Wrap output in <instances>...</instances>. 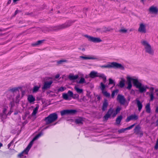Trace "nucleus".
Instances as JSON below:
<instances>
[{
  "instance_id": "obj_60",
  "label": "nucleus",
  "mask_w": 158,
  "mask_h": 158,
  "mask_svg": "<svg viewBox=\"0 0 158 158\" xmlns=\"http://www.w3.org/2000/svg\"><path fill=\"white\" fill-rule=\"evenodd\" d=\"M10 3H11V1H8L7 3V4L8 5V4H10Z\"/></svg>"
},
{
  "instance_id": "obj_37",
  "label": "nucleus",
  "mask_w": 158,
  "mask_h": 158,
  "mask_svg": "<svg viewBox=\"0 0 158 158\" xmlns=\"http://www.w3.org/2000/svg\"><path fill=\"white\" fill-rule=\"evenodd\" d=\"M100 88L101 89V90L102 91H103L105 89L106 87V86L105 85H104L102 82H101L100 83Z\"/></svg>"
},
{
  "instance_id": "obj_63",
  "label": "nucleus",
  "mask_w": 158,
  "mask_h": 158,
  "mask_svg": "<svg viewBox=\"0 0 158 158\" xmlns=\"http://www.w3.org/2000/svg\"><path fill=\"white\" fill-rule=\"evenodd\" d=\"M19 97H20V95H18V96H17L16 98H19Z\"/></svg>"
},
{
  "instance_id": "obj_54",
  "label": "nucleus",
  "mask_w": 158,
  "mask_h": 158,
  "mask_svg": "<svg viewBox=\"0 0 158 158\" xmlns=\"http://www.w3.org/2000/svg\"><path fill=\"white\" fill-rule=\"evenodd\" d=\"M126 130H125V128H124V129H121L120 131H119V132L120 133H122V132H124Z\"/></svg>"
},
{
  "instance_id": "obj_10",
  "label": "nucleus",
  "mask_w": 158,
  "mask_h": 158,
  "mask_svg": "<svg viewBox=\"0 0 158 158\" xmlns=\"http://www.w3.org/2000/svg\"><path fill=\"white\" fill-rule=\"evenodd\" d=\"M138 31L142 33H145L146 32V25L144 23H141L139 25V27Z\"/></svg>"
},
{
  "instance_id": "obj_5",
  "label": "nucleus",
  "mask_w": 158,
  "mask_h": 158,
  "mask_svg": "<svg viewBox=\"0 0 158 158\" xmlns=\"http://www.w3.org/2000/svg\"><path fill=\"white\" fill-rule=\"evenodd\" d=\"M85 37L87 38L89 41L94 43H99L102 41L99 38L94 37L87 35H85Z\"/></svg>"
},
{
  "instance_id": "obj_47",
  "label": "nucleus",
  "mask_w": 158,
  "mask_h": 158,
  "mask_svg": "<svg viewBox=\"0 0 158 158\" xmlns=\"http://www.w3.org/2000/svg\"><path fill=\"white\" fill-rule=\"evenodd\" d=\"M72 98L73 99H78L79 98V95L77 94H74L73 95Z\"/></svg>"
},
{
  "instance_id": "obj_61",
  "label": "nucleus",
  "mask_w": 158,
  "mask_h": 158,
  "mask_svg": "<svg viewBox=\"0 0 158 158\" xmlns=\"http://www.w3.org/2000/svg\"><path fill=\"white\" fill-rule=\"evenodd\" d=\"M156 112H158V107L156 109Z\"/></svg>"
},
{
  "instance_id": "obj_24",
  "label": "nucleus",
  "mask_w": 158,
  "mask_h": 158,
  "mask_svg": "<svg viewBox=\"0 0 158 158\" xmlns=\"http://www.w3.org/2000/svg\"><path fill=\"white\" fill-rule=\"evenodd\" d=\"M108 106V103L106 101H105L103 103L102 107V108L103 111H105L106 110V109Z\"/></svg>"
},
{
  "instance_id": "obj_44",
  "label": "nucleus",
  "mask_w": 158,
  "mask_h": 158,
  "mask_svg": "<svg viewBox=\"0 0 158 158\" xmlns=\"http://www.w3.org/2000/svg\"><path fill=\"white\" fill-rule=\"evenodd\" d=\"M119 31L122 33H126L127 31V30L125 29H122L120 30Z\"/></svg>"
},
{
  "instance_id": "obj_29",
  "label": "nucleus",
  "mask_w": 158,
  "mask_h": 158,
  "mask_svg": "<svg viewBox=\"0 0 158 158\" xmlns=\"http://www.w3.org/2000/svg\"><path fill=\"white\" fill-rule=\"evenodd\" d=\"M44 40H40L37 41L34 44H32V45L33 46H35L37 45H40L41 44L44 42Z\"/></svg>"
},
{
  "instance_id": "obj_32",
  "label": "nucleus",
  "mask_w": 158,
  "mask_h": 158,
  "mask_svg": "<svg viewBox=\"0 0 158 158\" xmlns=\"http://www.w3.org/2000/svg\"><path fill=\"white\" fill-rule=\"evenodd\" d=\"M62 98L65 100H70V98H69V97L68 94L66 93H63L62 94Z\"/></svg>"
},
{
  "instance_id": "obj_49",
  "label": "nucleus",
  "mask_w": 158,
  "mask_h": 158,
  "mask_svg": "<svg viewBox=\"0 0 158 158\" xmlns=\"http://www.w3.org/2000/svg\"><path fill=\"white\" fill-rule=\"evenodd\" d=\"M149 89H150V92L149 93H153V91L154 89V88L153 87H151L150 88H149Z\"/></svg>"
},
{
  "instance_id": "obj_56",
  "label": "nucleus",
  "mask_w": 158,
  "mask_h": 158,
  "mask_svg": "<svg viewBox=\"0 0 158 158\" xmlns=\"http://www.w3.org/2000/svg\"><path fill=\"white\" fill-rule=\"evenodd\" d=\"M60 77L59 74H57L55 77L57 79L58 78Z\"/></svg>"
},
{
  "instance_id": "obj_33",
  "label": "nucleus",
  "mask_w": 158,
  "mask_h": 158,
  "mask_svg": "<svg viewBox=\"0 0 158 158\" xmlns=\"http://www.w3.org/2000/svg\"><path fill=\"white\" fill-rule=\"evenodd\" d=\"M127 84H132L131 81H132L133 82V80L134 78L130 77L129 76H127Z\"/></svg>"
},
{
  "instance_id": "obj_9",
  "label": "nucleus",
  "mask_w": 158,
  "mask_h": 158,
  "mask_svg": "<svg viewBox=\"0 0 158 158\" xmlns=\"http://www.w3.org/2000/svg\"><path fill=\"white\" fill-rule=\"evenodd\" d=\"M40 136V134H38L36 135L32 139V140L30 142L28 145L27 147V148L25 149V151H27L26 152H28L30 149L31 147L33 142L35 140L37 139Z\"/></svg>"
},
{
  "instance_id": "obj_59",
  "label": "nucleus",
  "mask_w": 158,
  "mask_h": 158,
  "mask_svg": "<svg viewBox=\"0 0 158 158\" xmlns=\"http://www.w3.org/2000/svg\"><path fill=\"white\" fill-rule=\"evenodd\" d=\"M156 92V94L157 95H158V89H156L155 90Z\"/></svg>"
},
{
  "instance_id": "obj_22",
  "label": "nucleus",
  "mask_w": 158,
  "mask_h": 158,
  "mask_svg": "<svg viewBox=\"0 0 158 158\" xmlns=\"http://www.w3.org/2000/svg\"><path fill=\"white\" fill-rule=\"evenodd\" d=\"M27 100L30 103H31L35 101V98L32 95H30L28 96Z\"/></svg>"
},
{
  "instance_id": "obj_27",
  "label": "nucleus",
  "mask_w": 158,
  "mask_h": 158,
  "mask_svg": "<svg viewBox=\"0 0 158 158\" xmlns=\"http://www.w3.org/2000/svg\"><path fill=\"white\" fill-rule=\"evenodd\" d=\"M39 109L38 106H36L35 107L33 110V112L31 114V115L32 116H35L36 114L38 112V110Z\"/></svg>"
},
{
  "instance_id": "obj_8",
  "label": "nucleus",
  "mask_w": 158,
  "mask_h": 158,
  "mask_svg": "<svg viewBox=\"0 0 158 158\" xmlns=\"http://www.w3.org/2000/svg\"><path fill=\"white\" fill-rule=\"evenodd\" d=\"M117 100L121 104L123 105L126 102V100L123 95L118 94L117 97Z\"/></svg>"
},
{
  "instance_id": "obj_19",
  "label": "nucleus",
  "mask_w": 158,
  "mask_h": 158,
  "mask_svg": "<svg viewBox=\"0 0 158 158\" xmlns=\"http://www.w3.org/2000/svg\"><path fill=\"white\" fill-rule=\"evenodd\" d=\"M98 73L94 71H91L89 74V77L91 78H94L98 77Z\"/></svg>"
},
{
  "instance_id": "obj_42",
  "label": "nucleus",
  "mask_w": 158,
  "mask_h": 158,
  "mask_svg": "<svg viewBox=\"0 0 158 158\" xmlns=\"http://www.w3.org/2000/svg\"><path fill=\"white\" fill-rule=\"evenodd\" d=\"M67 61L65 60H60L59 61H58L57 62V63L58 64H62L63 62H67Z\"/></svg>"
},
{
  "instance_id": "obj_34",
  "label": "nucleus",
  "mask_w": 158,
  "mask_h": 158,
  "mask_svg": "<svg viewBox=\"0 0 158 158\" xmlns=\"http://www.w3.org/2000/svg\"><path fill=\"white\" fill-rule=\"evenodd\" d=\"M118 92V89H115L112 92L111 94V97L112 98H114L115 96V94H117Z\"/></svg>"
},
{
  "instance_id": "obj_51",
  "label": "nucleus",
  "mask_w": 158,
  "mask_h": 158,
  "mask_svg": "<svg viewBox=\"0 0 158 158\" xmlns=\"http://www.w3.org/2000/svg\"><path fill=\"white\" fill-rule=\"evenodd\" d=\"M158 148V142H156V145L155 146V149L156 150H157Z\"/></svg>"
},
{
  "instance_id": "obj_55",
  "label": "nucleus",
  "mask_w": 158,
  "mask_h": 158,
  "mask_svg": "<svg viewBox=\"0 0 158 158\" xmlns=\"http://www.w3.org/2000/svg\"><path fill=\"white\" fill-rule=\"evenodd\" d=\"M12 143L13 141H12L8 145V148H9Z\"/></svg>"
},
{
  "instance_id": "obj_57",
  "label": "nucleus",
  "mask_w": 158,
  "mask_h": 158,
  "mask_svg": "<svg viewBox=\"0 0 158 158\" xmlns=\"http://www.w3.org/2000/svg\"><path fill=\"white\" fill-rule=\"evenodd\" d=\"M17 1H13V3H12V5H15V4H16L17 3L16 2Z\"/></svg>"
},
{
  "instance_id": "obj_38",
  "label": "nucleus",
  "mask_w": 158,
  "mask_h": 158,
  "mask_svg": "<svg viewBox=\"0 0 158 158\" xmlns=\"http://www.w3.org/2000/svg\"><path fill=\"white\" fill-rule=\"evenodd\" d=\"M27 151H25V149L24 150V151L20 153L19 154L18 156L19 157H21L22 156H23V154L25 153V154H27L28 152H26Z\"/></svg>"
},
{
  "instance_id": "obj_30",
  "label": "nucleus",
  "mask_w": 158,
  "mask_h": 158,
  "mask_svg": "<svg viewBox=\"0 0 158 158\" xmlns=\"http://www.w3.org/2000/svg\"><path fill=\"white\" fill-rule=\"evenodd\" d=\"M74 88L77 93L81 94L83 93V90L82 89H79L77 86H75Z\"/></svg>"
},
{
  "instance_id": "obj_36",
  "label": "nucleus",
  "mask_w": 158,
  "mask_h": 158,
  "mask_svg": "<svg viewBox=\"0 0 158 158\" xmlns=\"http://www.w3.org/2000/svg\"><path fill=\"white\" fill-rule=\"evenodd\" d=\"M102 93L104 96L106 97H109L110 96V94L108 93L106 91L104 90L102 92Z\"/></svg>"
},
{
  "instance_id": "obj_35",
  "label": "nucleus",
  "mask_w": 158,
  "mask_h": 158,
  "mask_svg": "<svg viewBox=\"0 0 158 158\" xmlns=\"http://www.w3.org/2000/svg\"><path fill=\"white\" fill-rule=\"evenodd\" d=\"M40 88V86H35L33 88L32 92L33 93H36L37 92Z\"/></svg>"
},
{
  "instance_id": "obj_26",
  "label": "nucleus",
  "mask_w": 158,
  "mask_h": 158,
  "mask_svg": "<svg viewBox=\"0 0 158 158\" xmlns=\"http://www.w3.org/2000/svg\"><path fill=\"white\" fill-rule=\"evenodd\" d=\"M123 118L122 115L118 116L116 119V122L117 124H120V122Z\"/></svg>"
},
{
  "instance_id": "obj_11",
  "label": "nucleus",
  "mask_w": 158,
  "mask_h": 158,
  "mask_svg": "<svg viewBox=\"0 0 158 158\" xmlns=\"http://www.w3.org/2000/svg\"><path fill=\"white\" fill-rule=\"evenodd\" d=\"M52 83L53 81L52 80L45 81L44 83V86L42 88V89L45 90L50 88Z\"/></svg>"
},
{
  "instance_id": "obj_31",
  "label": "nucleus",
  "mask_w": 158,
  "mask_h": 158,
  "mask_svg": "<svg viewBox=\"0 0 158 158\" xmlns=\"http://www.w3.org/2000/svg\"><path fill=\"white\" fill-rule=\"evenodd\" d=\"M146 111L148 113H150L151 112V109L150 108V105L149 103L147 104L145 106Z\"/></svg>"
},
{
  "instance_id": "obj_21",
  "label": "nucleus",
  "mask_w": 158,
  "mask_h": 158,
  "mask_svg": "<svg viewBox=\"0 0 158 158\" xmlns=\"http://www.w3.org/2000/svg\"><path fill=\"white\" fill-rule=\"evenodd\" d=\"M97 77L102 79L104 83H106V77L104 74L102 73H98Z\"/></svg>"
},
{
  "instance_id": "obj_13",
  "label": "nucleus",
  "mask_w": 158,
  "mask_h": 158,
  "mask_svg": "<svg viewBox=\"0 0 158 158\" xmlns=\"http://www.w3.org/2000/svg\"><path fill=\"white\" fill-rule=\"evenodd\" d=\"M138 119V116L137 115L135 114H132L127 117L126 121V122H128L131 120H136Z\"/></svg>"
},
{
  "instance_id": "obj_20",
  "label": "nucleus",
  "mask_w": 158,
  "mask_h": 158,
  "mask_svg": "<svg viewBox=\"0 0 158 158\" xmlns=\"http://www.w3.org/2000/svg\"><path fill=\"white\" fill-rule=\"evenodd\" d=\"M84 120L83 118L79 117L75 120V123L76 124H82L83 123Z\"/></svg>"
},
{
  "instance_id": "obj_52",
  "label": "nucleus",
  "mask_w": 158,
  "mask_h": 158,
  "mask_svg": "<svg viewBox=\"0 0 158 158\" xmlns=\"http://www.w3.org/2000/svg\"><path fill=\"white\" fill-rule=\"evenodd\" d=\"M19 12H20V10H16L14 16H15L17 13H18Z\"/></svg>"
},
{
  "instance_id": "obj_23",
  "label": "nucleus",
  "mask_w": 158,
  "mask_h": 158,
  "mask_svg": "<svg viewBox=\"0 0 158 158\" xmlns=\"http://www.w3.org/2000/svg\"><path fill=\"white\" fill-rule=\"evenodd\" d=\"M121 110V108L119 106H118L116 109V110H114V113L113 114V117L114 118L116 115L118 113L120 110Z\"/></svg>"
},
{
  "instance_id": "obj_58",
  "label": "nucleus",
  "mask_w": 158,
  "mask_h": 158,
  "mask_svg": "<svg viewBox=\"0 0 158 158\" xmlns=\"http://www.w3.org/2000/svg\"><path fill=\"white\" fill-rule=\"evenodd\" d=\"M12 112V111H10L9 112H8V114H6V115H10L11 114V113Z\"/></svg>"
},
{
  "instance_id": "obj_18",
  "label": "nucleus",
  "mask_w": 158,
  "mask_h": 158,
  "mask_svg": "<svg viewBox=\"0 0 158 158\" xmlns=\"http://www.w3.org/2000/svg\"><path fill=\"white\" fill-rule=\"evenodd\" d=\"M78 77L79 76L77 75H74L73 74L71 73L69 75L68 78L70 80L72 81L77 79Z\"/></svg>"
},
{
  "instance_id": "obj_6",
  "label": "nucleus",
  "mask_w": 158,
  "mask_h": 158,
  "mask_svg": "<svg viewBox=\"0 0 158 158\" xmlns=\"http://www.w3.org/2000/svg\"><path fill=\"white\" fill-rule=\"evenodd\" d=\"M77 111L75 110H65L61 111L60 114L62 116L66 114H72L76 113Z\"/></svg>"
},
{
  "instance_id": "obj_64",
  "label": "nucleus",
  "mask_w": 158,
  "mask_h": 158,
  "mask_svg": "<svg viewBox=\"0 0 158 158\" xmlns=\"http://www.w3.org/2000/svg\"><path fill=\"white\" fill-rule=\"evenodd\" d=\"M17 114V113H14V114H15V115H16Z\"/></svg>"
},
{
  "instance_id": "obj_46",
  "label": "nucleus",
  "mask_w": 158,
  "mask_h": 158,
  "mask_svg": "<svg viewBox=\"0 0 158 158\" xmlns=\"http://www.w3.org/2000/svg\"><path fill=\"white\" fill-rule=\"evenodd\" d=\"M135 125V124H134L131 125V126L125 128V130H128L131 129V128H132Z\"/></svg>"
},
{
  "instance_id": "obj_48",
  "label": "nucleus",
  "mask_w": 158,
  "mask_h": 158,
  "mask_svg": "<svg viewBox=\"0 0 158 158\" xmlns=\"http://www.w3.org/2000/svg\"><path fill=\"white\" fill-rule=\"evenodd\" d=\"M128 86L127 87V88L128 90H130L131 89L132 85V84H127Z\"/></svg>"
},
{
  "instance_id": "obj_15",
  "label": "nucleus",
  "mask_w": 158,
  "mask_h": 158,
  "mask_svg": "<svg viewBox=\"0 0 158 158\" xmlns=\"http://www.w3.org/2000/svg\"><path fill=\"white\" fill-rule=\"evenodd\" d=\"M138 88L139 89V91L140 93H143L146 92L147 89H149V87L147 85H144L142 84V85Z\"/></svg>"
},
{
  "instance_id": "obj_43",
  "label": "nucleus",
  "mask_w": 158,
  "mask_h": 158,
  "mask_svg": "<svg viewBox=\"0 0 158 158\" xmlns=\"http://www.w3.org/2000/svg\"><path fill=\"white\" fill-rule=\"evenodd\" d=\"M67 94H68L69 97H72L73 96V93L72 91L69 90Z\"/></svg>"
},
{
  "instance_id": "obj_1",
  "label": "nucleus",
  "mask_w": 158,
  "mask_h": 158,
  "mask_svg": "<svg viewBox=\"0 0 158 158\" xmlns=\"http://www.w3.org/2000/svg\"><path fill=\"white\" fill-rule=\"evenodd\" d=\"M141 43L144 46L145 52L150 56H153L154 53V50L149 43L147 41L144 40L141 41Z\"/></svg>"
},
{
  "instance_id": "obj_3",
  "label": "nucleus",
  "mask_w": 158,
  "mask_h": 158,
  "mask_svg": "<svg viewBox=\"0 0 158 158\" xmlns=\"http://www.w3.org/2000/svg\"><path fill=\"white\" fill-rule=\"evenodd\" d=\"M58 118V115L55 113L50 114L48 117H45L44 121L46 124L48 125L56 121Z\"/></svg>"
},
{
  "instance_id": "obj_39",
  "label": "nucleus",
  "mask_w": 158,
  "mask_h": 158,
  "mask_svg": "<svg viewBox=\"0 0 158 158\" xmlns=\"http://www.w3.org/2000/svg\"><path fill=\"white\" fill-rule=\"evenodd\" d=\"M147 94H149L150 98V101H152L154 99L153 94L152 93H147Z\"/></svg>"
},
{
  "instance_id": "obj_40",
  "label": "nucleus",
  "mask_w": 158,
  "mask_h": 158,
  "mask_svg": "<svg viewBox=\"0 0 158 158\" xmlns=\"http://www.w3.org/2000/svg\"><path fill=\"white\" fill-rule=\"evenodd\" d=\"M84 83H86L85 79L83 77H81L78 82V83L82 84Z\"/></svg>"
},
{
  "instance_id": "obj_4",
  "label": "nucleus",
  "mask_w": 158,
  "mask_h": 158,
  "mask_svg": "<svg viewBox=\"0 0 158 158\" xmlns=\"http://www.w3.org/2000/svg\"><path fill=\"white\" fill-rule=\"evenodd\" d=\"M74 22L73 21H69L63 24L56 27L55 30H61L71 26Z\"/></svg>"
},
{
  "instance_id": "obj_17",
  "label": "nucleus",
  "mask_w": 158,
  "mask_h": 158,
  "mask_svg": "<svg viewBox=\"0 0 158 158\" xmlns=\"http://www.w3.org/2000/svg\"><path fill=\"white\" fill-rule=\"evenodd\" d=\"M133 84L137 88H138L140 85H142V84L139 82L138 80L137 79H133Z\"/></svg>"
},
{
  "instance_id": "obj_25",
  "label": "nucleus",
  "mask_w": 158,
  "mask_h": 158,
  "mask_svg": "<svg viewBox=\"0 0 158 158\" xmlns=\"http://www.w3.org/2000/svg\"><path fill=\"white\" fill-rule=\"evenodd\" d=\"M125 81L124 79H122L120 81L119 83L118 86H119L121 88H123L125 85Z\"/></svg>"
},
{
  "instance_id": "obj_2",
  "label": "nucleus",
  "mask_w": 158,
  "mask_h": 158,
  "mask_svg": "<svg viewBox=\"0 0 158 158\" xmlns=\"http://www.w3.org/2000/svg\"><path fill=\"white\" fill-rule=\"evenodd\" d=\"M100 67L102 68H111L119 69L122 70H124V67L121 64L116 62L110 63L106 65H100Z\"/></svg>"
},
{
  "instance_id": "obj_45",
  "label": "nucleus",
  "mask_w": 158,
  "mask_h": 158,
  "mask_svg": "<svg viewBox=\"0 0 158 158\" xmlns=\"http://www.w3.org/2000/svg\"><path fill=\"white\" fill-rule=\"evenodd\" d=\"M113 84L114 85H115V83L114 82V81L112 80L111 78L109 79V84Z\"/></svg>"
},
{
  "instance_id": "obj_53",
  "label": "nucleus",
  "mask_w": 158,
  "mask_h": 158,
  "mask_svg": "<svg viewBox=\"0 0 158 158\" xmlns=\"http://www.w3.org/2000/svg\"><path fill=\"white\" fill-rule=\"evenodd\" d=\"M6 109L5 108H4L3 109V111H2L3 114H6Z\"/></svg>"
},
{
  "instance_id": "obj_62",
  "label": "nucleus",
  "mask_w": 158,
  "mask_h": 158,
  "mask_svg": "<svg viewBox=\"0 0 158 158\" xmlns=\"http://www.w3.org/2000/svg\"><path fill=\"white\" fill-rule=\"evenodd\" d=\"M2 146V144L0 142V148Z\"/></svg>"
},
{
  "instance_id": "obj_50",
  "label": "nucleus",
  "mask_w": 158,
  "mask_h": 158,
  "mask_svg": "<svg viewBox=\"0 0 158 158\" xmlns=\"http://www.w3.org/2000/svg\"><path fill=\"white\" fill-rule=\"evenodd\" d=\"M64 87H61L58 90V91H61L62 92L64 90Z\"/></svg>"
},
{
  "instance_id": "obj_7",
  "label": "nucleus",
  "mask_w": 158,
  "mask_h": 158,
  "mask_svg": "<svg viewBox=\"0 0 158 158\" xmlns=\"http://www.w3.org/2000/svg\"><path fill=\"white\" fill-rule=\"evenodd\" d=\"M114 113V109L112 108H110L109 109L106 114L104 116L103 118L105 120H107L112 116L113 117V114Z\"/></svg>"
},
{
  "instance_id": "obj_14",
  "label": "nucleus",
  "mask_w": 158,
  "mask_h": 158,
  "mask_svg": "<svg viewBox=\"0 0 158 158\" xmlns=\"http://www.w3.org/2000/svg\"><path fill=\"white\" fill-rule=\"evenodd\" d=\"M140 127L139 125H137L135 127L134 130V133L136 134H140V137L143 135L142 132L140 131Z\"/></svg>"
},
{
  "instance_id": "obj_28",
  "label": "nucleus",
  "mask_w": 158,
  "mask_h": 158,
  "mask_svg": "<svg viewBox=\"0 0 158 158\" xmlns=\"http://www.w3.org/2000/svg\"><path fill=\"white\" fill-rule=\"evenodd\" d=\"M80 57L84 60H88V59H92V60H96L97 59L95 57H86L84 56H81Z\"/></svg>"
},
{
  "instance_id": "obj_16",
  "label": "nucleus",
  "mask_w": 158,
  "mask_h": 158,
  "mask_svg": "<svg viewBox=\"0 0 158 158\" xmlns=\"http://www.w3.org/2000/svg\"><path fill=\"white\" fill-rule=\"evenodd\" d=\"M135 101L136 102V105L138 108V111L140 112L143 107L142 102H141L138 99H136L135 100Z\"/></svg>"
},
{
  "instance_id": "obj_41",
  "label": "nucleus",
  "mask_w": 158,
  "mask_h": 158,
  "mask_svg": "<svg viewBox=\"0 0 158 158\" xmlns=\"http://www.w3.org/2000/svg\"><path fill=\"white\" fill-rule=\"evenodd\" d=\"M9 90L12 92H14L17 91L18 90V88L17 87L12 88V89H10Z\"/></svg>"
},
{
  "instance_id": "obj_12",
  "label": "nucleus",
  "mask_w": 158,
  "mask_h": 158,
  "mask_svg": "<svg viewBox=\"0 0 158 158\" xmlns=\"http://www.w3.org/2000/svg\"><path fill=\"white\" fill-rule=\"evenodd\" d=\"M149 11L150 13L156 14L158 12V8L156 6H152L149 8Z\"/></svg>"
}]
</instances>
